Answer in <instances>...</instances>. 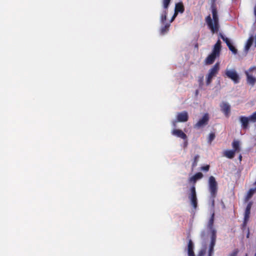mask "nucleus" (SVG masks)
Segmentation results:
<instances>
[{"mask_svg": "<svg viewBox=\"0 0 256 256\" xmlns=\"http://www.w3.org/2000/svg\"><path fill=\"white\" fill-rule=\"evenodd\" d=\"M212 12V15L213 21L210 15L207 16L206 18V22L212 33L216 32L219 28V20L218 15V12L216 6L212 4L211 6Z\"/></svg>", "mask_w": 256, "mask_h": 256, "instance_id": "obj_1", "label": "nucleus"}, {"mask_svg": "<svg viewBox=\"0 0 256 256\" xmlns=\"http://www.w3.org/2000/svg\"><path fill=\"white\" fill-rule=\"evenodd\" d=\"M208 190L211 197L214 199L217 194L218 184L214 176H210L208 180Z\"/></svg>", "mask_w": 256, "mask_h": 256, "instance_id": "obj_2", "label": "nucleus"}, {"mask_svg": "<svg viewBox=\"0 0 256 256\" xmlns=\"http://www.w3.org/2000/svg\"><path fill=\"white\" fill-rule=\"evenodd\" d=\"M220 70V64L218 62L216 63L208 71L206 76V84L208 86L212 82V80L218 73Z\"/></svg>", "mask_w": 256, "mask_h": 256, "instance_id": "obj_3", "label": "nucleus"}, {"mask_svg": "<svg viewBox=\"0 0 256 256\" xmlns=\"http://www.w3.org/2000/svg\"><path fill=\"white\" fill-rule=\"evenodd\" d=\"M190 194L188 196V198L190 200L191 204L193 208L196 209L198 206V200L196 194V186L194 185L190 188Z\"/></svg>", "mask_w": 256, "mask_h": 256, "instance_id": "obj_4", "label": "nucleus"}, {"mask_svg": "<svg viewBox=\"0 0 256 256\" xmlns=\"http://www.w3.org/2000/svg\"><path fill=\"white\" fill-rule=\"evenodd\" d=\"M171 0H162V7L164 9L160 16V21L164 23L166 20L168 9L170 6Z\"/></svg>", "mask_w": 256, "mask_h": 256, "instance_id": "obj_5", "label": "nucleus"}, {"mask_svg": "<svg viewBox=\"0 0 256 256\" xmlns=\"http://www.w3.org/2000/svg\"><path fill=\"white\" fill-rule=\"evenodd\" d=\"M225 74L226 76L231 79L234 83L238 84L239 82L240 76L235 70H226Z\"/></svg>", "mask_w": 256, "mask_h": 256, "instance_id": "obj_6", "label": "nucleus"}, {"mask_svg": "<svg viewBox=\"0 0 256 256\" xmlns=\"http://www.w3.org/2000/svg\"><path fill=\"white\" fill-rule=\"evenodd\" d=\"M209 121V116L208 113L204 114L202 118L194 125V128H200L208 124Z\"/></svg>", "mask_w": 256, "mask_h": 256, "instance_id": "obj_7", "label": "nucleus"}, {"mask_svg": "<svg viewBox=\"0 0 256 256\" xmlns=\"http://www.w3.org/2000/svg\"><path fill=\"white\" fill-rule=\"evenodd\" d=\"M239 120L241 123V127L244 130H246L248 128L249 122L250 121V118L245 116H240Z\"/></svg>", "mask_w": 256, "mask_h": 256, "instance_id": "obj_8", "label": "nucleus"}, {"mask_svg": "<svg viewBox=\"0 0 256 256\" xmlns=\"http://www.w3.org/2000/svg\"><path fill=\"white\" fill-rule=\"evenodd\" d=\"M221 110L226 116L228 117L230 111V106L226 102H222L220 105Z\"/></svg>", "mask_w": 256, "mask_h": 256, "instance_id": "obj_9", "label": "nucleus"}, {"mask_svg": "<svg viewBox=\"0 0 256 256\" xmlns=\"http://www.w3.org/2000/svg\"><path fill=\"white\" fill-rule=\"evenodd\" d=\"M188 115L186 111H183L178 114L176 120L178 122H186L188 120Z\"/></svg>", "mask_w": 256, "mask_h": 256, "instance_id": "obj_10", "label": "nucleus"}, {"mask_svg": "<svg viewBox=\"0 0 256 256\" xmlns=\"http://www.w3.org/2000/svg\"><path fill=\"white\" fill-rule=\"evenodd\" d=\"M172 134L174 136H176L177 137L180 138L184 140H186L187 138V136L186 134H184L182 130L179 129H174L172 132Z\"/></svg>", "mask_w": 256, "mask_h": 256, "instance_id": "obj_11", "label": "nucleus"}, {"mask_svg": "<svg viewBox=\"0 0 256 256\" xmlns=\"http://www.w3.org/2000/svg\"><path fill=\"white\" fill-rule=\"evenodd\" d=\"M194 244L191 239L188 240V256H195V254L194 251Z\"/></svg>", "mask_w": 256, "mask_h": 256, "instance_id": "obj_12", "label": "nucleus"}, {"mask_svg": "<svg viewBox=\"0 0 256 256\" xmlns=\"http://www.w3.org/2000/svg\"><path fill=\"white\" fill-rule=\"evenodd\" d=\"M219 56L216 54L212 52L206 58L204 62L206 64L210 65L214 63L216 57Z\"/></svg>", "mask_w": 256, "mask_h": 256, "instance_id": "obj_13", "label": "nucleus"}, {"mask_svg": "<svg viewBox=\"0 0 256 256\" xmlns=\"http://www.w3.org/2000/svg\"><path fill=\"white\" fill-rule=\"evenodd\" d=\"M214 212H213L211 216H210V220H208V222L207 224V228L210 230L212 234V233L213 230H216L214 228Z\"/></svg>", "mask_w": 256, "mask_h": 256, "instance_id": "obj_14", "label": "nucleus"}, {"mask_svg": "<svg viewBox=\"0 0 256 256\" xmlns=\"http://www.w3.org/2000/svg\"><path fill=\"white\" fill-rule=\"evenodd\" d=\"M184 11V7L182 2L176 3L175 6L174 12L178 14L180 12L182 14Z\"/></svg>", "mask_w": 256, "mask_h": 256, "instance_id": "obj_15", "label": "nucleus"}, {"mask_svg": "<svg viewBox=\"0 0 256 256\" xmlns=\"http://www.w3.org/2000/svg\"><path fill=\"white\" fill-rule=\"evenodd\" d=\"M203 177V174L198 172L196 173L194 176L190 178L188 180L190 182H193V185L195 186V183L198 180L201 179Z\"/></svg>", "mask_w": 256, "mask_h": 256, "instance_id": "obj_16", "label": "nucleus"}, {"mask_svg": "<svg viewBox=\"0 0 256 256\" xmlns=\"http://www.w3.org/2000/svg\"><path fill=\"white\" fill-rule=\"evenodd\" d=\"M221 49V42L220 40H218L216 44H214L212 52L216 54L218 56H220V51Z\"/></svg>", "mask_w": 256, "mask_h": 256, "instance_id": "obj_17", "label": "nucleus"}, {"mask_svg": "<svg viewBox=\"0 0 256 256\" xmlns=\"http://www.w3.org/2000/svg\"><path fill=\"white\" fill-rule=\"evenodd\" d=\"M245 74L246 76L247 82L252 86H254L256 82V78L250 75L248 71H246Z\"/></svg>", "mask_w": 256, "mask_h": 256, "instance_id": "obj_18", "label": "nucleus"}, {"mask_svg": "<svg viewBox=\"0 0 256 256\" xmlns=\"http://www.w3.org/2000/svg\"><path fill=\"white\" fill-rule=\"evenodd\" d=\"M216 230H213L212 233V236H211V242H210V246L214 248L215 244H216Z\"/></svg>", "mask_w": 256, "mask_h": 256, "instance_id": "obj_19", "label": "nucleus"}, {"mask_svg": "<svg viewBox=\"0 0 256 256\" xmlns=\"http://www.w3.org/2000/svg\"><path fill=\"white\" fill-rule=\"evenodd\" d=\"M170 24L167 23L164 26H162L160 30V33L162 35H164L169 30Z\"/></svg>", "mask_w": 256, "mask_h": 256, "instance_id": "obj_20", "label": "nucleus"}, {"mask_svg": "<svg viewBox=\"0 0 256 256\" xmlns=\"http://www.w3.org/2000/svg\"><path fill=\"white\" fill-rule=\"evenodd\" d=\"M235 152L233 150H228L225 151L224 156L228 158H232L234 156Z\"/></svg>", "mask_w": 256, "mask_h": 256, "instance_id": "obj_21", "label": "nucleus"}, {"mask_svg": "<svg viewBox=\"0 0 256 256\" xmlns=\"http://www.w3.org/2000/svg\"><path fill=\"white\" fill-rule=\"evenodd\" d=\"M254 41V38L252 36L250 37L247 40L246 46H245V50H246L248 51L252 46Z\"/></svg>", "mask_w": 256, "mask_h": 256, "instance_id": "obj_22", "label": "nucleus"}, {"mask_svg": "<svg viewBox=\"0 0 256 256\" xmlns=\"http://www.w3.org/2000/svg\"><path fill=\"white\" fill-rule=\"evenodd\" d=\"M256 192V187L254 188H250L246 196V200H249L254 195V193Z\"/></svg>", "mask_w": 256, "mask_h": 256, "instance_id": "obj_23", "label": "nucleus"}, {"mask_svg": "<svg viewBox=\"0 0 256 256\" xmlns=\"http://www.w3.org/2000/svg\"><path fill=\"white\" fill-rule=\"evenodd\" d=\"M234 151L235 152L240 151V143L238 140H234L232 144Z\"/></svg>", "mask_w": 256, "mask_h": 256, "instance_id": "obj_24", "label": "nucleus"}, {"mask_svg": "<svg viewBox=\"0 0 256 256\" xmlns=\"http://www.w3.org/2000/svg\"><path fill=\"white\" fill-rule=\"evenodd\" d=\"M252 202H250L246 207V210H245V212L244 214H250V209H251V208H252Z\"/></svg>", "mask_w": 256, "mask_h": 256, "instance_id": "obj_25", "label": "nucleus"}, {"mask_svg": "<svg viewBox=\"0 0 256 256\" xmlns=\"http://www.w3.org/2000/svg\"><path fill=\"white\" fill-rule=\"evenodd\" d=\"M220 36H221V38H222V40L226 43L228 46L232 44L230 40L228 38L225 37L222 34L220 35Z\"/></svg>", "mask_w": 256, "mask_h": 256, "instance_id": "obj_26", "label": "nucleus"}, {"mask_svg": "<svg viewBox=\"0 0 256 256\" xmlns=\"http://www.w3.org/2000/svg\"><path fill=\"white\" fill-rule=\"evenodd\" d=\"M198 82L200 88H202L204 85V76H200L198 78Z\"/></svg>", "mask_w": 256, "mask_h": 256, "instance_id": "obj_27", "label": "nucleus"}, {"mask_svg": "<svg viewBox=\"0 0 256 256\" xmlns=\"http://www.w3.org/2000/svg\"><path fill=\"white\" fill-rule=\"evenodd\" d=\"M229 50L234 54H236L238 52V50L232 44H230L228 46Z\"/></svg>", "mask_w": 256, "mask_h": 256, "instance_id": "obj_28", "label": "nucleus"}, {"mask_svg": "<svg viewBox=\"0 0 256 256\" xmlns=\"http://www.w3.org/2000/svg\"><path fill=\"white\" fill-rule=\"evenodd\" d=\"M216 137L215 134L214 133H210L209 134L208 142L210 144H211L212 141Z\"/></svg>", "mask_w": 256, "mask_h": 256, "instance_id": "obj_29", "label": "nucleus"}, {"mask_svg": "<svg viewBox=\"0 0 256 256\" xmlns=\"http://www.w3.org/2000/svg\"><path fill=\"white\" fill-rule=\"evenodd\" d=\"M238 252V249L235 248L228 256H237Z\"/></svg>", "mask_w": 256, "mask_h": 256, "instance_id": "obj_30", "label": "nucleus"}, {"mask_svg": "<svg viewBox=\"0 0 256 256\" xmlns=\"http://www.w3.org/2000/svg\"><path fill=\"white\" fill-rule=\"evenodd\" d=\"M199 158V156L196 155L194 158V160L192 164V167H195L197 165L198 161Z\"/></svg>", "mask_w": 256, "mask_h": 256, "instance_id": "obj_31", "label": "nucleus"}, {"mask_svg": "<svg viewBox=\"0 0 256 256\" xmlns=\"http://www.w3.org/2000/svg\"><path fill=\"white\" fill-rule=\"evenodd\" d=\"M250 121L252 122H256V112L252 113V115L250 116Z\"/></svg>", "mask_w": 256, "mask_h": 256, "instance_id": "obj_32", "label": "nucleus"}, {"mask_svg": "<svg viewBox=\"0 0 256 256\" xmlns=\"http://www.w3.org/2000/svg\"><path fill=\"white\" fill-rule=\"evenodd\" d=\"M206 253V248H202L200 250L198 253V256H204Z\"/></svg>", "mask_w": 256, "mask_h": 256, "instance_id": "obj_33", "label": "nucleus"}, {"mask_svg": "<svg viewBox=\"0 0 256 256\" xmlns=\"http://www.w3.org/2000/svg\"><path fill=\"white\" fill-rule=\"evenodd\" d=\"M214 248L209 246L208 256H212V254L214 252Z\"/></svg>", "mask_w": 256, "mask_h": 256, "instance_id": "obj_34", "label": "nucleus"}, {"mask_svg": "<svg viewBox=\"0 0 256 256\" xmlns=\"http://www.w3.org/2000/svg\"><path fill=\"white\" fill-rule=\"evenodd\" d=\"M202 170L204 171H208L210 169V166L206 165L204 166H202L201 168Z\"/></svg>", "mask_w": 256, "mask_h": 256, "instance_id": "obj_35", "label": "nucleus"}, {"mask_svg": "<svg viewBox=\"0 0 256 256\" xmlns=\"http://www.w3.org/2000/svg\"><path fill=\"white\" fill-rule=\"evenodd\" d=\"M250 214H244V220L248 222L249 218H250Z\"/></svg>", "mask_w": 256, "mask_h": 256, "instance_id": "obj_36", "label": "nucleus"}, {"mask_svg": "<svg viewBox=\"0 0 256 256\" xmlns=\"http://www.w3.org/2000/svg\"><path fill=\"white\" fill-rule=\"evenodd\" d=\"M206 232L205 231H202L200 234V236L202 238H204L206 236Z\"/></svg>", "mask_w": 256, "mask_h": 256, "instance_id": "obj_37", "label": "nucleus"}, {"mask_svg": "<svg viewBox=\"0 0 256 256\" xmlns=\"http://www.w3.org/2000/svg\"><path fill=\"white\" fill-rule=\"evenodd\" d=\"M177 14H176L175 12H174V14L173 15V16H172V18H171V20H170V22H172L174 20V18H176V16H177Z\"/></svg>", "mask_w": 256, "mask_h": 256, "instance_id": "obj_38", "label": "nucleus"}, {"mask_svg": "<svg viewBox=\"0 0 256 256\" xmlns=\"http://www.w3.org/2000/svg\"><path fill=\"white\" fill-rule=\"evenodd\" d=\"M254 70H256V66H252L248 69V72H252Z\"/></svg>", "mask_w": 256, "mask_h": 256, "instance_id": "obj_39", "label": "nucleus"}, {"mask_svg": "<svg viewBox=\"0 0 256 256\" xmlns=\"http://www.w3.org/2000/svg\"><path fill=\"white\" fill-rule=\"evenodd\" d=\"M248 222L244 220L243 224H242V227L244 228L246 226Z\"/></svg>", "mask_w": 256, "mask_h": 256, "instance_id": "obj_40", "label": "nucleus"}, {"mask_svg": "<svg viewBox=\"0 0 256 256\" xmlns=\"http://www.w3.org/2000/svg\"><path fill=\"white\" fill-rule=\"evenodd\" d=\"M249 236H250V230H249V229L248 228V234H246V238H248Z\"/></svg>", "mask_w": 256, "mask_h": 256, "instance_id": "obj_41", "label": "nucleus"}, {"mask_svg": "<svg viewBox=\"0 0 256 256\" xmlns=\"http://www.w3.org/2000/svg\"><path fill=\"white\" fill-rule=\"evenodd\" d=\"M238 158H239L240 160L241 161L242 160V156L241 155H240Z\"/></svg>", "mask_w": 256, "mask_h": 256, "instance_id": "obj_42", "label": "nucleus"}, {"mask_svg": "<svg viewBox=\"0 0 256 256\" xmlns=\"http://www.w3.org/2000/svg\"><path fill=\"white\" fill-rule=\"evenodd\" d=\"M196 48H198V44H196Z\"/></svg>", "mask_w": 256, "mask_h": 256, "instance_id": "obj_43", "label": "nucleus"}, {"mask_svg": "<svg viewBox=\"0 0 256 256\" xmlns=\"http://www.w3.org/2000/svg\"><path fill=\"white\" fill-rule=\"evenodd\" d=\"M244 256H248V254H246Z\"/></svg>", "mask_w": 256, "mask_h": 256, "instance_id": "obj_44", "label": "nucleus"}, {"mask_svg": "<svg viewBox=\"0 0 256 256\" xmlns=\"http://www.w3.org/2000/svg\"><path fill=\"white\" fill-rule=\"evenodd\" d=\"M254 184H256V182H254Z\"/></svg>", "mask_w": 256, "mask_h": 256, "instance_id": "obj_45", "label": "nucleus"}]
</instances>
